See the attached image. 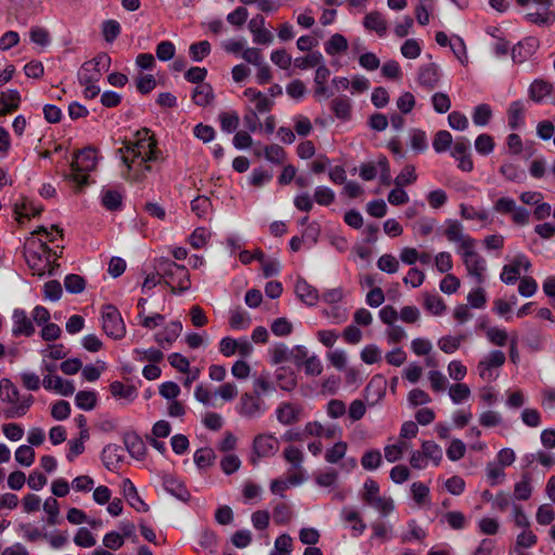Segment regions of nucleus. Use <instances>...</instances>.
Wrapping results in <instances>:
<instances>
[{
    "instance_id": "1",
    "label": "nucleus",
    "mask_w": 555,
    "mask_h": 555,
    "mask_svg": "<svg viewBox=\"0 0 555 555\" xmlns=\"http://www.w3.org/2000/svg\"><path fill=\"white\" fill-rule=\"evenodd\" d=\"M128 170L131 169V162L140 158L141 163L157 162L160 151L157 149V141L151 134L150 129L142 128L135 133V141H124V147L117 151Z\"/></svg>"
},
{
    "instance_id": "2",
    "label": "nucleus",
    "mask_w": 555,
    "mask_h": 555,
    "mask_svg": "<svg viewBox=\"0 0 555 555\" xmlns=\"http://www.w3.org/2000/svg\"><path fill=\"white\" fill-rule=\"evenodd\" d=\"M156 270L173 294L190 289V274L184 266L178 264L168 258H160L157 260Z\"/></svg>"
},
{
    "instance_id": "3",
    "label": "nucleus",
    "mask_w": 555,
    "mask_h": 555,
    "mask_svg": "<svg viewBox=\"0 0 555 555\" xmlns=\"http://www.w3.org/2000/svg\"><path fill=\"white\" fill-rule=\"evenodd\" d=\"M96 164L95 150L91 146L85 147L76 153L70 163V172L66 175V178L77 185L83 186L88 184L89 172L95 169Z\"/></svg>"
},
{
    "instance_id": "4",
    "label": "nucleus",
    "mask_w": 555,
    "mask_h": 555,
    "mask_svg": "<svg viewBox=\"0 0 555 555\" xmlns=\"http://www.w3.org/2000/svg\"><path fill=\"white\" fill-rule=\"evenodd\" d=\"M102 327L108 337L120 339L126 334V326L116 307L106 305L102 312Z\"/></svg>"
},
{
    "instance_id": "5",
    "label": "nucleus",
    "mask_w": 555,
    "mask_h": 555,
    "mask_svg": "<svg viewBox=\"0 0 555 555\" xmlns=\"http://www.w3.org/2000/svg\"><path fill=\"white\" fill-rule=\"evenodd\" d=\"M111 66V56L107 53L98 54L92 61L86 62L79 74L81 83H89L91 80H99L103 72Z\"/></svg>"
},
{
    "instance_id": "6",
    "label": "nucleus",
    "mask_w": 555,
    "mask_h": 555,
    "mask_svg": "<svg viewBox=\"0 0 555 555\" xmlns=\"http://www.w3.org/2000/svg\"><path fill=\"white\" fill-rule=\"evenodd\" d=\"M505 353L501 350H492L489 354L481 360L477 365V371L481 379L493 382L498 375L493 370L502 366L505 363Z\"/></svg>"
},
{
    "instance_id": "7",
    "label": "nucleus",
    "mask_w": 555,
    "mask_h": 555,
    "mask_svg": "<svg viewBox=\"0 0 555 555\" xmlns=\"http://www.w3.org/2000/svg\"><path fill=\"white\" fill-rule=\"evenodd\" d=\"M279 449V441L272 435H258L254 439L250 463L256 466L259 457L273 455Z\"/></svg>"
},
{
    "instance_id": "8",
    "label": "nucleus",
    "mask_w": 555,
    "mask_h": 555,
    "mask_svg": "<svg viewBox=\"0 0 555 555\" xmlns=\"http://www.w3.org/2000/svg\"><path fill=\"white\" fill-rule=\"evenodd\" d=\"M13 319V336H26L29 337L35 333V326L33 321L27 317L23 309H15L12 315Z\"/></svg>"
},
{
    "instance_id": "9",
    "label": "nucleus",
    "mask_w": 555,
    "mask_h": 555,
    "mask_svg": "<svg viewBox=\"0 0 555 555\" xmlns=\"http://www.w3.org/2000/svg\"><path fill=\"white\" fill-rule=\"evenodd\" d=\"M463 261L468 274L475 278L477 284H482L485 281L483 272L486 270L485 259L478 254L467 253Z\"/></svg>"
},
{
    "instance_id": "10",
    "label": "nucleus",
    "mask_w": 555,
    "mask_h": 555,
    "mask_svg": "<svg viewBox=\"0 0 555 555\" xmlns=\"http://www.w3.org/2000/svg\"><path fill=\"white\" fill-rule=\"evenodd\" d=\"M163 486L168 493L182 502H188L191 498L185 485L173 475H165Z\"/></svg>"
},
{
    "instance_id": "11",
    "label": "nucleus",
    "mask_w": 555,
    "mask_h": 555,
    "mask_svg": "<svg viewBox=\"0 0 555 555\" xmlns=\"http://www.w3.org/2000/svg\"><path fill=\"white\" fill-rule=\"evenodd\" d=\"M43 387L48 390H55L62 396L68 397L75 392V386L70 380H64L62 377L55 375H47L42 380Z\"/></svg>"
},
{
    "instance_id": "12",
    "label": "nucleus",
    "mask_w": 555,
    "mask_h": 555,
    "mask_svg": "<svg viewBox=\"0 0 555 555\" xmlns=\"http://www.w3.org/2000/svg\"><path fill=\"white\" fill-rule=\"evenodd\" d=\"M238 412L241 415L253 418L261 415L260 400L250 393H243L240 399Z\"/></svg>"
},
{
    "instance_id": "13",
    "label": "nucleus",
    "mask_w": 555,
    "mask_h": 555,
    "mask_svg": "<svg viewBox=\"0 0 555 555\" xmlns=\"http://www.w3.org/2000/svg\"><path fill=\"white\" fill-rule=\"evenodd\" d=\"M122 493L127 502L138 512L146 513L149 511V505L141 499L135 486L130 479L122 481Z\"/></svg>"
},
{
    "instance_id": "14",
    "label": "nucleus",
    "mask_w": 555,
    "mask_h": 555,
    "mask_svg": "<svg viewBox=\"0 0 555 555\" xmlns=\"http://www.w3.org/2000/svg\"><path fill=\"white\" fill-rule=\"evenodd\" d=\"M182 332V324L180 321L170 322L164 330L155 334V341L163 348L171 346L173 341L180 336Z\"/></svg>"
},
{
    "instance_id": "15",
    "label": "nucleus",
    "mask_w": 555,
    "mask_h": 555,
    "mask_svg": "<svg viewBox=\"0 0 555 555\" xmlns=\"http://www.w3.org/2000/svg\"><path fill=\"white\" fill-rule=\"evenodd\" d=\"M124 443L128 453L137 459L142 460L146 453V447L142 438L137 433H127L124 436Z\"/></svg>"
},
{
    "instance_id": "16",
    "label": "nucleus",
    "mask_w": 555,
    "mask_h": 555,
    "mask_svg": "<svg viewBox=\"0 0 555 555\" xmlns=\"http://www.w3.org/2000/svg\"><path fill=\"white\" fill-rule=\"evenodd\" d=\"M525 261V270L527 271L530 268V261L522 255L517 256L512 264H506L503 267V271L501 273V280L505 284H514L520 274L519 268L521 261Z\"/></svg>"
},
{
    "instance_id": "17",
    "label": "nucleus",
    "mask_w": 555,
    "mask_h": 555,
    "mask_svg": "<svg viewBox=\"0 0 555 555\" xmlns=\"http://www.w3.org/2000/svg\"><path fill=\"white\" fill-rule=\"evenodd\" d=\"M124 460V449L118 444H107L102 450V461L107 469L115 468Z\"/></svg>"
},
{
    "instance_id": "18",
    "label": "nucleus",
    "mask_w": 555,
    "mask_h": 555,
    "mask_svg": "<svg viewBox=\"0 0 555 555\" xmlns=\"http://www.w3.org/2000/svg\"><path fill=\"white\" fill-rule=\"evenodd\" d=\"M295 292L297 296L309 306H314L319 299L317 288L308 284L304 279L297 280L295 284Z\"/></svg>"
},
{
    "instance_id": "19",
    "label": "nucleus",
    "mask_w": 555,
    "mask_h": 555,
    "mask_svg": "<svg viewBox=\"0 0 555 555\" xmlns=\"http://www.w3.org/2000/svg\"><path fill=\"white\" fill-rule=\"evenodd\" d=\"M553 85L544 79H535L529 87V98L533 102H541L551 95Z\"/></svg>"
},
{
    "instance_id": "20",
    "label": "nucleus",
    "mask_w": 555,
    "mask_h": 555,
    "mask_svg": "<svg viewBox=\"0 0 555 555\" xmlns=\"http://www.w3.org/2000/svg\"><path fill=\"white\" fill-rule=\"evenodd\" d=\"M366 29L375 31L378 36H385L387 31V22L378 11L367 13L363 20Z\"/></svg>"
},
{
    "instance_id": "21",
    "label": "nucleus",
    "mask_w": 555,
    "mask_h": 555,
    "mask_svg": "<svg viewBox=\"0 0 555 555\" xmlns=\"http://www.w3.org/2000/svg\"><path fill=\"white\" fill-rule=\"evenodd\" d=\"M537 47V41L533 38L525 39L515 46L512 50V57L515 63L525 62Z\"/></svg>"
},
{
    "instance_id": "22",
    "label": "nucleus",
    "mask_w": 555,
    "mask_h": 555,
    "mask_svg": "<svg viewBox=\"0 0 555 555\" xmlns=\"http://www.w3.org/2000/svg\"><path fill=\"white\" fill-rule=\"evenodd\" d=\"M300 408L292 403H282L276 409V418L281 424L291 425L298 421Z\"/></svg>"
},
{
    "instance_id": "23",
    "label": "nucleus",
    "mask_w": 555,
    "mask_h": 555,
    "mask_svg": "<svg viewBox=\"0 0 555 555\" xmlns=\"http://www.w3.org/2000/svg\"><path fill=\"white\" fill-rule=\"evenodd\" d=\"M525 18L538 26H550L555 22V12L551 11V8H540L535 12L527 13Z\"/></svg>"
},
{
    "instance_id": "24",
    "label": "nucleus",
    "mask_w": 555,
    "mask_h": 555,
    "mask_svg": "<svg viewBox=\"0 0 555 555\" xmlns=\"http://www.w3.org/2000/svg\"><path fill=\"white\" fill-rule=\"evenodd\" d=\"M111 393L117 399H125L128 402H132L137 396L138 390L133 385H124L119 380H115L109 385Z\"/></svg>"
},
{
    "instance_id": "25",
    "label": "nucleus",
    "mask_w": 555,
    "mask_h": 555,
    "mask_svg": "<svg viewBox=\"0 0 555 555\" xmlns=\"http://www.w3.org/2000/svg\"><path fill=\"white\" fill-rule=\"evenodd\" d=\"M385 395V380L380 376H374L365 387L366 400L372 398L371 404L376 403Z\"/></svg>"
},
{
    "instance_id": "26",
    "label": "nucleus",
    "mask_w": 555,
    "mask_h": 555,
    "mask_svg": "<svg viewBox=\"0 0 555 555\" xmlns=\"http://www.w3.org/2000/svg\"><path fill=\"white\" fill-rule=\"evenodd\" d=\"M439 80V68L435 63H429L421 67L418 81L423 86L434 87Z\"/></svg>"
},
{
    "instance_id": "27",
    "label": "nucleus",
    "mask_w": 555,
    "mask_h": 555,
    "mask_svg": "<svg viewBox=\"0 0 555 555\" xmlns=\"http://www.w3.org/2000/svg\"><path fill=\"white\" fill-rule=\"evenodd\" d=\"M343 519L346 522H352V531L354 537L361 535L366 529V525L360 514L354 509L344 508L341 511Z\"/></svg>"
},
{
    "instance_id": "28",
    "label": "nucleus",
    "mask_w": 555,
    "mask_h": 555,
    "mask_svg": "<svg viewBox=\"0 0 555 555\" xmlns=\"http://www.w3.org/2000/svg\"><path fill=\"white\" fill-rule=\"evenodd\" d=\"M276 383L278 386L285 391H292L297 386L295 373L285 367H280L276 371Z\"/></svg>"
},
{
    "instance_id": "29",
    "label": "nucleus",
    "mask_w": 555,
    "mask_h": 555,
    "mask_svg": "<svg viewBox=\"0 0 555 555\" xmlns=\"http://www.w3.org/2000/svg\"><path fill=\"white\" fill-rule=\"evenodd\" d=\"M324 49L328 55H336L338 53L347 51L348 41L343 35L335 34L325 43Z\"/></svg>"
},
{
    "instance_id": "30",
    "label": "nucleus",
    "mask_w": 555,
    "mask_h": 555,
    "mask_svg": "<svg viewBox=\"0 0 555 555\" xmlns=\"http://www.w3.org/2000/svg\"><path fill=\"white\" fill-rule=\"evenodd\" d=\"M122 203V195L116 190H104L102 192V204L109 211L119 210Z\"/></svg>"
},
{
    "instance_id": "31",
    "label": "nucleus",
    "mask_w": 555,
    "mask_h": 555,
    "mask_svg": "<svg viewBox=\"0 0 555 555\" xmlns=\"http://www.w3.org/2000/svg\"><path fill=\"white\" fill-rule=\"evenodd\" d=\"M194 104H209L214 100L212 88L208 83L197 85L192 94Z\"/></svg>"
},
{
    "instance_id": "32",
    "label": "nucleus",
    "mask_w": 555,
    "mask_h": 555,
    "mask_svg": "<svg viewBox=\"0 0 555 555\" xmlns=\"http://www.w3.org/2000/svg\"><path fill=\"white\" fill-rule=\"evenodd\" d=\"M0 392L2 396L4 395V397H2L3 401L11 404H16L20 401V391L9 378H2L0 380Z\"/></svg>"
},
{
    "instance_id": "33",
    "label": "nucleus",
    "mask_w": 555,
    "mask_h": 555,
    "mask_svg": "<svg viewBox=\"0 0 555 555\" xmlns=\"http://www.w3.org/2000/svg\"><path fill=\"white\" fill-rule=\"evenodd\" d=\"M257 112L249 109L244 116V122L247 129L251 132H255L257 129L261 128V124L259 121L258 114H267L270 111V106H256Z\"/></svg>"
},
{
    "instance_id": "34",
    "label": "nucleus",
    "mask_w": 555,
    "mask_h": 555,
    "mask_svg": "<svg viewBox=\"0 0 555 555\" xmlns=\"http://www.w3.org/2000/svg\"><path fill=\"white\" fill-rule=\"evenodd\" d=\"M76 405L85 411L93 410L96 405V393L94 391L81 390L76 393Z\"/></svg>"
},
{
    "instance_id": "35",
    "label": "nucleus",
    "mask_w": 555,
    "mask_h": 555,
    "mask_svg": "<svg viewBox=\"0 0 555 555\" xmlns=\"http://www.w3.org/2000/svg\"><path fill=\"white\" fill-rule=\"evenodd\" d=\"M229 323L233 330H245L250 325V318L245 311L234 309L230 312Z\"/></svg>"
},
{
    "instance_id": "36",
    "label": "nucleus",
    "mask_w": 555,
    "mask_h": 555,
    "mask_svg": "<svg viewBox=\"0 0 555 555\" xmlns=\"http://www.w3.org/2000/svg\"><path fill=\"white\" fill-rule=\"evenodd\" d=\"M323 62V56L319 51L310 52L306 56L297 57L294 61L296 67L300 69H307L317 67Z\"/></svg>"
},
{
    "instance_id": "37",
    "label": "nucleus",
    "mask_w": 555,
    "mask_h": 555,
    "mask_svg": "<svg viewBox=\"0 0 555 555\" xmlns=\"http://www.w3.org/2000/svg\"><path fill=\"white\" fill-rule=\"evenodd\" d=\"M216 454L211 448H202L194 453V462L198 468L211 466Z\"/></svg>"
},
{
    "instance_id": "38",
    "label": "nucleus",
    "mask_w": 555,
    "mask_h": 555,
    "mask_svg": "<svg viewBox=\"0 0 555 555\" xmlns=\"http://www.w3.org/2000/svg\"><path fill=\"white\" fill-rule=\"evenodd\" d=\"M65 289L70 294H79L86 287V280L79 274H68L64 280Z\"/></svg>"
},
{
    "instance_id": "39",
    "label": "nucleus",
    "mask_w": 555,
    "mask_h": 555,
    "mask_svg": "<svg viewBox=\"0 0 555 555\" xmlns=\"http://www.w3.org/2000/svg\"><path fill=\"white\" fill-rule=\"evenodd\" d=\"M367 505L377 509L383 517L388 516L393 509L395 504L391 498L377 496L371 500Z\"/></svg>"
},
{
    "instance_id": "40",
    "label": "nucleus",
    "mask_w": 555,
    "mask_h": 555,
    "mask_svg": "<svg viewBox=\"0 0 555 555\" xmlns=\"http://www.w3.org/2000/svg\"><path fill=\"white\" fill-rule=\"evenodd\" d=\"M293 539L289 534H281L274 542V550L270 555H289L292 552Z\"/></svg>"
},
{
    "instance_id": "41",
    "label": "nucleus",
    "mask_w": 555,
    "mask_h": 555,
    "mask_svg": "<svg viewBox=\"0 0 555 555\" xmlns=\"http://www.w3.org/2000/svg\"><path fill=\"white\" fill-rule=\"evenodd\" d=\"M221 129L228 133L234 132L240 124V116L237 113H227L223 112L219 115Z\"/></svg>"
},
{
    "instance_id": "42",
    "label": "nucleus",
    "mask_w": 555,
    "mask_h": 555,
    "mask_svg": "<svg viewBox=\"0 0 555 555\" xmlns=\"http://www.w3.org/2000/svg\"><path fill=\"white\" fill-rule=\"evenodd\" d=\"M422 452L424 456L430 459L436 465H438L442 459L441 448L434 441L427 440L422 443Z\"/></svg>"
},
{
    "instance_id": "43",
    "label": "nucleus",
    "mask_w": 555,
    "mask_h": 555,
    "mask_svg": "<svg viewBox=\"0 0 555 555\" xmlns=\"http://www.w3.org/2000/svg\"><path fill=\"white\" fill-rule=\"evenodd\" d=\"M15 460L18 464L29 467L35 461V451L30 446L23 444L15 451Z\"/></svg>"
},
{
    "instance_id": "44",
    "label": "nucleus",
    "mask_w": 555,
    "mask_h": 555,
    "mask_svg": "<svg viewBox=\"0 0 555 555\" xmlns=\"http://www.w3.org/2000/svg\"><path fill=\"white\" fill-rule=\"evenodd\" d=\"M448 228L444 230V235L449 242L457 243L466 235L463 233V225L457 220H448Z\"/></svg>"
},
{
    "instance_id": "45",
    "label": "nucleus",
    "mask_w": 555,
    "mask_h": 555,
    "mask_svg": "<svg viewBox=\"0 0 555 555\" xmlns=\"http://www.w3.org/2000/svg\"><path fill=\"white\" fill-rule=\"evenodd\" d=\"M464 336H443L439 339L438 346L444 353H453L464 340Z\"/></svg>"
},
{
    "instance_id": "46",
    "label": "nucleus",
    "mask_w": 555,
    "mask_h": 555,
    "mask_svg": "<svg viewBox=\"0 0 555 555\" xmlns=\"http://www.w3.org/2000/svg\"><path fill=\"white\" fill-rule=\"evenodd\" d=\"M532 487L530 485L529 474L522 476L521 481L517 482L514 487V495L517 500H528L531 495Z\"/></svg>"
},
{
    "instance_id": "47",
    "label": "nucleus",
    "mask_w": 555,
    "mask_h": 555,
    "mask_svg": "<svg viewBox=\"0 0 555 555\" xmlns=\"http://www.w3.org/2000/svg\"><path fill=\"white\" fill-rule=\"evenodd\" d=\"M346 451L347 443L344 441H338L326 451L325 461L331 464L338 463L341 459H344Z\"/></svg>"
},
{
    "instance_id": "48",
    "label": "nucleus",
    "mask_w": 555,
    "mask_h": 555,
    "mask_svg": "<svg viewBox=\"0 0 555 555\" xmlns=\"http://www.w3.org/2000/svg\"><path fill=\"white\" fill-rule=\"evenodd\" d=\"M449 396L455 404H459L469 398L470 389L466 384L457 383L450 387Z\"/></svg>"
},
{
    "instance_id": "49",
    "label": "nucleus",
    "mask_w": 555,
    "mask_h": 555,
    "mask_svg": "<svg viewBox=\"0 0 555 555\" xmlns=\"http://www.w3.org/2000/svg\"><path fill=\"white\" fill-rule=\"evenodd\" d=\"M452 143V135L447 130H440L436 133L433 147L437 153L446 152Z\"/></svg>"
},
{
    "instance_id": "50",
    "label": "nucleus",
    "mask_w": 555,
    "mask_h": 555,
    "mask_svg": "<svg viewBox=\"0 0 555 555\" xmlns=\"http://www.w3.org/2000/svg\"><path fill=\"white\" fill-rule=\"evenodd\" d=\"M120 24L115 20H107L102 24V34L107 42H113L120 35Z\"/></svg>"
},
{
    "instance_id": "51",
    "label": "nucleus",
    "mask_w": 555,
    "mask_h": 555,
    "mask_svg": "<svg viewBox=\"0 0 555 555\" xmlns=\"http://www.w3.org/2000/svg\"><path fill=\"white\" fill-rule=\"evenodd\" d=\"M415 168L412 165H406L395 179V184L398 188H403L416 181Z\"/></svg>"
},
{
    "instance_id": "52",
    "label": "nucleus",
    "mask_w": 555,
    "mask_h": 555,
    "mask_svg": "<svg viewBox=\"0 0 555 555\" xmlns=\"http://www.w3.org/2000/svg\"><path fill=\"white\" fill-rule=\"evenodd\" d=\"M360 357L364 363L374 364L382 360V351L376 345L371 344L362 349Z\"/></svg>"
},
{
    "instance_id": "53",
    "label": "nucleus",
    "mask_w": 555,
    "mask_h": 555,
    "mask_svg": "<svg viewBox=\"0 0 555 555\" xmlns=\"http://www.w3.org/2000/svg\"><path fill=\"white\" fill-rule=\"evenodd\" d=\"M210 237V232L206 228H196L190 235V244L193 248H202L206 245L207 240Z\"/></svg>"
},
{
    "instance_id": "54",
    "label": "nucleus",
    "mask_w": 555,
    "mask_h": 555,
    "mask_svg": "<svg viewBox=\"0 0 555 555\" xmlns=\"http://www.w3.org/2000/svg\"><path fill=\"white\" fill-rule=\"evenodd\" d=\"M292 518V509L285 503H278L273 507V520L278 525L287 524Z\"/></svg>"
},
{
    "instance_id": "55",
    "label": "nucleus",
    "mask_w": 555,
    "mask_h": 555,
    "mask_svg": "<svg viewBox=\"0 0 555 555\" xmlns=\"http://www.w3.org/2000/svg\"><path fill=\"white\" fill-rule=\"evenodd\" d=\"M382 463V454L378 450H371L363 454L361 464L364 469L372 470L379 467Z\"/></svg>"
},
{
    "instance_id": "56",
    "label": "nucleus",
    "mask_w": 555,
    "mask_h": 555,
    "mask_svg": "<svg viewBox=\"0 0 555 555\" xmlns=\"http://www.w3.org/2000/svg\"><path fill=\"white\" fill-rule=\"evenodd\" d=\"M63 294L62 285L59 281L52 280L43 285V295L46 299L57 301Z\"/></svg>"
},
{
    "instance_id": "57",
    "label": "nucleus",
    "mask_w": 555,
    "mask_h": 555,
    "mask_svg": "<svg viewBox=\"0 0 555 555\" xmlns=\"http://www.w3.org/2000/svg\"><path fill=\"white\" fill-rule=\"evenodd\" d=\"M271 331L275 336H288L293 332V324L286 318H278L271 324Z\"/></svg>"
},
{
    "instance_id": "58",
    "label": "nucleus",
    "mask_w": 555,
    "mask_h": 555,
    "mask_svg": "<svg viewBox=\"0 0 555 555\" xmlns=\"http://www.w3.org/2000/svg\"><path fill=\"white\" fill-rule=\"evenodd\" d=\"M377 268L380 271L392 274L398 271L399 262L392 255L385 254L377 260Z\"/></svg>"
},
{
    "instance_id": "59",
    "label": "nucleus",
    "mask_w": 555,
    "mask_h": 555,
    "mask_svg": "<svg viewBox=\"0 0 555 555\" xmlns=\"http://www.w3.org/2000/svg\"><path fill=\"white\" fill-rule=\"evenodd\" d=\"M313 198L319 205L328 206L335 201V193L327 186H318Z\"/></svg>"
},
{
    "instance_id": "60",
    "label": "nucleus",
    "mask_w": 555,
    "mask_h": 555,
    "mask_svg": "<svg viewBox=\"0 0 555 555\" xmlns=\"http://www.w3.org/2000/svg\"><path fill=\"white\" fill-rule=\"evenodd\" d=\"M425 308L433 314L439 315L444 311L446 305L441 297L427 294L425 296Z\"/></svg>"
},
{
    "instance_id": "61",
    "label": "nucleus",
    "mask_w": 555,
    "mask_h": 555,
    "mask_svg": "<svg viewBox=\"0 0 555 555\" xmlns=\"http://www.w3.org/2000/svg\"><path fill=\"white\" fill-rule=\"evenodd\" d=\"M210 53V43L206 40L191 44L190 55L195 62L202 61Z\"/></svg>"
},
{
    "instance_id": "62",
    "label": "nucleus",
    "mask_w": 555,
    "mask_h": 555,
    "mask_svg": "<svg viewBox=\"0 0 555 555\" xmlns=\"http://www.w3.org/2000/svg\"><path fill=\"white\" fill-rule=\"evenodd\" d=\"M271 61L281 69H288L292 65V56L286 52L285 49H278L272 51Z\"/></svg>"
},
{
    "instance_id": "63",
    "label": "nucleus",
    "mask_w": 555,
    "mask_h": 555,
    "mask_svg": "<svg viewBox=\"0 0 555 555\" xmlns=\"http://www.w3.org/2000/svg\"><path fill=\"white\" fill-rule=\"evenodd\" d=\"M466 452L465 443L460 439H453L447 449V456L451 461H459L464 457Z\"/></svg>"
},
{
    "instance_id": "64",
    "label": "nucleus",
    "mask_w": 555,
    "mask_h": 555,
    "mask_svg": "<svg viewBox=\"0 0 555 555\" xmlns=\"http://www.w3.org/2000/svg\"><path fill=\"white\" fill-rule=\"evenodd\" d=\"M74 542L76 545L81 547H91L96 543L93 534L85 527L78 529L76 535L74 537Z\"/></svg>"
}]
</instances>
